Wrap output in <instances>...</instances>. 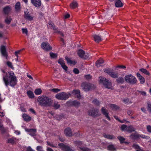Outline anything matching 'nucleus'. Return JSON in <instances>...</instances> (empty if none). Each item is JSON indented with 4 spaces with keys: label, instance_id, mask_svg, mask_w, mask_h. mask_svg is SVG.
<instances>
[{
    "label": "nucleus",
    "instance_id": "nucleus-1",
    "mask_svg": "<svg viewBox=\"0 0 151 151\" xmlns=\"http://www.w3.org/2000/svg\"><path fill=\"white\" fill-rule=\"evenodd\" d=\"M1 71L4 74L3 75V80L6 86L9 85L11 86H14L17 83V78L14 72L12 71H9L6 73L4 70L1 69Z\"/></svg>",
    "mask_w": 151,
    "mask_h": 151
},
{
    "label": "nucleus",
    "instance_id": "nucleus-2",
    "mask_svg": "<svg viewBox=\"0 0 151 151\" xmlns=\"http://www.w3.org/2000/svg\"><path fill=\"white\" fill-rule=\"evenodd\" d=\"M37 101L40 105L43 106H50L52 103V101L50 98L44 95L39 96Z\"/></svg>",
    "mask_w": 151,
    "mask_h": 151
},
{
    "label": "nucleus",
    "instance_id": "nucleus-3",
    "mask_svg": "<svg viewBox=\"0 0 151 151\" xmlns=\"http://www.w3.org/2000/svg\"><path fill=\"white\" fill-rule=\"evenodd\" d=\"M99 81L100 83H103L104 86L108 89L112 88V84L109 81L106 79L104 77H100L99 78Z\"/></svg>",
    "mask_w": 151,
    "mask_h": 151
},
{
    "label": "nucleus",
    "instance_id": "nucleus-4",
    "mask_svg": "<svg viewBox=\"0 0 151 151\" xmlns=\"http://www.w3.org/2000/svg\"><path fill=\"white\" fill-rule=\"evenodd\" d=\"M126 81L128 83L132 84H136L137 79L135 77L131 74L126 76L125 77Z\"/></svg>",
    "mask_w": 151,
    "mask_h": 151
},
{
    "label": "nucleus",
    "instance_id": "nucleus-5",
    "mask_svg": "<svg viewBox=\"0 0 151 151\" xmlns=\"http://www.w3.org/2000/svg\"><path fill=\"white\" fill-rule=\"evenodd\" d=\"M70 95V94H67L65 92H61L56 94L55 97L59 100H65L67 99Z\"/></svg>",
    "mask_w": 151,
    "mask_h": 151
},
{
    "label": "nucleus",
    "instance_id": "nucleus-6",
    "mask_svg": "<svg viewBox=\"0 0 151 151\" xmlns=\"http://www.w3.org/2000/svg\"><path fill=\"white\" fill-rule=\"evenodd\" d=\"M74 143L76 146H77L79 148H78V150H81L82 151H90L91 150L89 148L83 147L81 148V147L82 144V142L80 141H76L74 142Z\"/></svg>",
    "mask_w": 151,
    "mask_h": 151
},
{
    "label": "nucleus",
    "instance_id": "nucleus-7",
    "mask_svg": "<svg viewBox=\"0 0 151 151\" xmlns=\"http://www.w3.org/2000/svg\"><path fill=\"white\" fill-rule=\"evenodd\" d=\"M104 71L113 78H116L118 76V74L113 72L112 69H106L104 70Z\"/></svg>",
    "mask_w": 151,
    "mask_h": 151
},
{
    "label": "nucleus",
    "instance_id": "nucleus-8",
    "mask_svg": "<svg viewBox=\"0 0 151 151\" xmlns=\"http://www.w3.org/2000/svg\"><path fill=\"white\" fill-rule=\"evenodd\" d=\"M0 51L2 56L7 59L8 57V54L6 50V47L3 45H1L0 48Z\"/></svg>",
    "mask_w": 151,
    "mask_h": 151
},
{
    "label": "nucleus",
    "instance_id": "nucleus-9",
    "mask_svg": "<svg viewBox=\"0 0 151 151\" xmlns=\"http://www.w3.org/2000/svg\"><path fill=\"white\" fill-rule=\"evenodd\" d=\"M24 17L26 20L31 21L33 20L34 17L29 13L28 10L27 9L24 11Z\"/></svg>",
    "mask_w": 151,
    "mask_h": 151
},
{
    "label": "nucleus",
    "instance_id": "nucleus-10",
    "mask_svg": "<svg viewBox=\"0 0 151 151\" xmlns=\"http://www.w3.org/2000/svg\"><path fill=\"white\" fill-rule=\"evenodd\" d=\"M92 85L90 83L86 82H83L81 84V87L85 91H88L91 89Z\"/></svg>",
    "mask_w": 151,
    "mask_h": 151
},
{
    "label": "nucleus",
    "instance_id": "nucleus-11",
    "mask_svg": "<svg viewBox=\"0 0 151 151\" xmlns=\"http://www.w3.org/2000/svg\"><path fill=\"white\" fill-rule=\"evenodd\" d=\"M98 109H92V110L89 111L88 114L94 117H97L99 116L101 114L99 112Z\"/></svg>",
    "mask_w": 151,
    "mask_h": 151
},
{
    "label": "nucleus",
    "instance_id": "nucleus-12",
    "mask_svg": "<svg viewBox=\"0 0 151 151\" xmlns=\"http://www.w3.org/2000/svg\"><path fill=\"white\" fill-rule=\"evenodd\" d=\"M42 47L46 51L51 50L52 49V47L50 44L46 42H44L42 43L41 45Z\"/></svg>",
    "mask_w": 151,
    "mask_h": 151
},
{
    "label": "nucleus",
    "instance_id": "nucleus-13",
    "mask_svg": "<svg viewBox=\"0 0 151 151\" xmlns=\"http://www.w3.org/2000/svg\"><path fill=\"white\" fill-rule=\"evenodd\" d=\"M78 54L80 57L84 59H87L88 58V54L87 55L85 53L84 51L82 50H79L78 52Z\"/></svg>",
    "mask_w": 151,
    "mask_h": 151
},
{
    "label": "nucleus",
    "instance_id": "nucleus-14",
    "mask_svg": "<svg viewBox=\"0 0 151 151\" xmlns=\"http://www.w3.org/2000/svg\"><path fill=\"white\" fill-rule=\"evenodd\" d=\"M101 111L102 114L105 116L106 118L109 121L111 120V119L109 116V113L108 111L105 108L103 107L101 108Z\"/></svg>",
    "mask_w": 151,
    "mask_h": 151
},
{
    "label": "nucleus",
    "instance_id": "nucleus-15",
    "mask_svg": "<svg viewBox=\"0 0 151 151\" xmlns=\"http://www.w3.org/2000/svg\"><path fill=\"white\" fill-rule=\"evenodd\" d=\"M60 147L64 151H74L71 150L70 147L63 143H60L58 144Z\"/></svg>",
    "mask_w": 151,
    "mask_h": 151
},
{
    "label": "nucleus",
    "instance_id": "nucleus-16",
    "mask_svg": "<svg viewBox=\"0 0 151 151\" xmlns=\"http://www.w3.org/2000/svg\"><path fill=\"white\" fill-rule=\"evenodd\" d=\"M25 131L28 132L29 134L31 136H36V129H25Z\"/></svg>",
    "mask_w": 151,
    "mask_h": 151
},
{
    "label": "nucleus",
    "instance_id": "nucleus-17",
    "mask_svg": "<svg viewBox=\"0 0 151 151\" xmlns=\"http://www.w3.org/2000/svg\"><path fill=\"white\" fill-rule=\"evenodd\" d=\"M58 63L61 65L62 68L65 71H67L68 67L65 65L64 61L62 58H60L58 61Z\"/></svg>",
    "mask_w": 151,
    "mask_h": 151
},
{
    "label": "nucleus",
    "instance_id": "nucleus-18",
    "mask_svg": "<svg viewBox=\"0 0 151 151\" xmlns=\"http://www.w3.org/2000/svg\"><path fill=\"white\" fill-rule=\"evenodd\" d=\"M32 4L35 6L38 7L41 5V1L40 0H31Z\"/></svg>",
    "mask_w": 151,
    "mask_h": 151
},
{
    "label": "nucleus",
    "instance_id": "nucleus-19",
    "mask_svg": "<svg viewBox=\"0 0 151 151\" xmlns=\"http://www.w3.org/2000/svg\"><path fill=\"white\" fill-rule=\"evenodd\" d=\"M94 40L97 43H99L102 41V39L101 36L97 35H93Z\"/></svg>",
    "mask_w": 151,
    "mask_h": 151
},
{
    "label": "nucleus",
    "instance_id": "nucleus-20",
    "mask_svg": "<svg viewBox=\"0 0 151 151\" xmlns=\"http://www.w3.org/2000/svg\"><path fill=\"white\" fill-rule=\"evenodd\" d=\"M64 133L65 135L67 136H71L72 135V132L71 129L70 128H67L65 129Z\"/></svg>",
    "mask_w": 151,
    "mask_h": 151
},
{
    "label": "nucleus",
    "instance_id": "nucleus-21",
    "mask_svg": "<svg viewBox=\"0 0 151 151\" xmlns=\"http://www.w3.org/2000/svg\"><path fill=\"white\" fill-rule=\"evenodd\" d=\"M72 93L73 95H75L77 98H81L80 91L79 90H73L72 92Z\"/></svg>",
    "mask_w": 151,
    "mask_h": 151
},
{
    "label": "nucleus",
    "instance_id": "nucleus-22",
    "mask_svg": "<svg viewBox=\"0 0 151 151\" xmlns=\"http://www.w3.org/2000/svg\"><path fill=\"white\" fill-rule=\"evenodd\" d=\"M21 7L20 4L19 2H17L15 5V9L17 12H20L21 10Z\"/></svg>",
    "mask_w": 151,
    "mask_h": 151
},
{
    "label": "nucleus",
    "instance_id": "nucleus-23",
    "mask_svg": "<svg viewBox=\"0 0 151 151\" xmlns=\"http://www.w3.org/2000/svg\"><path fill=\"white\" fill-rule=\"evenodd\" d=\"M22 117L25 121L29 122L31 120V117L27 114H24Z\"/></svg>",
    "mask_w": 151,
    "mask_h": 151
},
{
    "label": "nucleus",
    "instance_id": "nucleus-24",
    "mask_svg": "<svg viewBox=\"0 0 151 151\" xmlns=\"http://www.w3.org/2000/svg\"><path fill=\"white\" fill-rule=\"evenodd\" d=\"M65 59L67 60L68 63L70 64V65H75L76 63V62L75 60H72L70 58H68L67 57H65Z\"/></svg>",
    "mask_w": 151,
    "mask_h": 151
},
{
    "label": "nucleus",
    "instance_id": "nucleus-25",
    "mask_svg": "<svg viewBox=\"0 0 151 151\" xmlns=\"http://www.w3.org/2000/svg\"><path fill=\"white\" fill-rule=\"evenodd\" d=\"M137 75L141 83L143 84L145 82L144 78L141 76L139 73H137Z\"/></svg>",
    "mask_w": 151,
    "mask_h": 151
},
{
    "label": "nucleus",
    "instance_id": "nucleus-26",
    "mask_svg": "<svg viewBox=\"0 0 151 151\" xmlns=\"http://www.w3.org/2000/svg\"><path fill=\"white\" fill-rule=\"evenodd\" d=\"M78 4L75 1H73L70 4V7L71 9H74L78 7Z\"/></svg>",
    "mask_w": 151,
    "mask_h": 151
},
{
    "label": "nucleus",
    "instance_id": "nucleus-27",
    "mask_svg": "<svg viewBox=\"0 0 151 151\" xmlns=\"http://www.w3.org/2000/svg\"><path fill=\"white\" fill-rule=\"evenodd\" d=\"M140 134L135 132L134 133L130 135L131 138L133 139H136L139 138Z\"/></svg>",
    "mask_w": 151,
    "mask_h": 151
},
{
    "label": "nucleus",
    "instance_id": "nucleus-28",
    "mask_svg": "<svg viewBox=\"0 0 151 151\" xmlns=\"http://www.w3.org/2000/svg\"><path fill=\"white\" fill-rule=\"evenodd\" d=\"M115 2V5L116 7H120L123 6V4L120 0H116Z\"/></svg>",
    "mask_w": 151,
    "mask_h": 151
},
{
    "label": "nucleus",
    "instance_id": "nucleus-29",
    "mask_svg": "<svg viewBox=\"0 0 151 151\" xmlns=\"http://www.w3.org/2000/svg\"><path fill=\"white\" fill-rule=\"evenodd\" d=\"M103 136L108 139H112L115 138V137L113 135L106 134H103Z\"/></svg>",
    "mask_w": 151,
    "mask_h": 151
},
{
    "label": "nucleus",
    "instance_id": "nucleus-30",
    "mask_svg": "<svg viewBox=\"0 0 151 151\" xmlns=\"http://www.w3.org/2000/svg\"><path fill=\"white\" fill-rule=\"evenodd\" d=\"M68 103H69L71 105L74 106H78L80 105V103L78 101H69Z\"/></svg>",
    "mask_w": 151,
    "mask_h": 151
},
{
    "label": "nucleus",
    "instance_id": "nucleus-31",
    "mask_svg": "<svg viewBox=\"0 0 151 151\" xmlns=\"http://www.w3.org/2000/svg\"><path fill=\"white\" fill-rule=\"evenodd\" d=\"M104 62L103 60L100 59L97 61L96 63V65L97 67H100L101 65V64L103 63Z\"/></svg>",
    "mask_w": 151,
    "mask_h": 151
},
{
    "label": "nucleus",
    "instance_id": "nucleus-32",
    "mask_svg": "<svg viewBox=\"0 0 151 151\" xmlns=\"http://www.w3.org/2000/svg\"><path fill=\"white\" fill-rule=\"evenodd\" d=\"M11 10V8L9 6H7L4 7L3 9L4 13L6 14H8Z\"/></svg>",
    "mask_w": 151,
    "mask_h": 151
},
{
    "label": "nucleus",
    "instance_id": "nucleus-33",
    "mask_svg": "<svg viewBox=\"0 0 151 151\" xmlns=\"http://www.w3.org/2000/svg\"><path fill=\"white\" fill-rule=\"evenodd\" d=\"M118 139L119 140L121 144H122L123 143H127V142H124V141L125 140V139L123 137L119 136L117 137Z\"/></svg>",
    "mask_w": 151,
    "mask_h": 151
},
{
    "label": "nucleus",
    "instance_id": "nucleus-34",
    "mask_svg": "<svg viewBox=\"0 0 151 151\" xmlns=\"http://www.w3.org/2000/svg\"><path fill=\"white\" fill-rule=\"evenodd\" d=\"M27 94L30 98H33L34 97L33 93L31 91H28L27 92Z\"/></svg>",
    "mask_w": 151,
    "mask_h": 151
},
{
    "label": "nucleus",
    "instance_id": "nucleus-35",
    "mask_svg": "<svg viewBox=\"0 0 151 151\" xmlns=\"http://www.w3.org/2000/svg\"><path fill=\"white\" fill-rule=\"evenodd\" d=\"M107 149L109 150L114 151L116 150V149L113 145H110L107 147Z\"/></svg>",
    "mask_w": 151,
    "mask_h": 151
},
{
    "label": "nucleus",
    "instance_id": "nucleus-36",
    "mask_svg": "<svg viewBox=\"0 0 151 151\" xmlns=\"http://www.w3.org/2000/svg\"><path fill=\"white\" fill-rule=\"evenodd\" d=\"M7 66L11 68L12 70L14 69V68L13 67L12 63L9 61H7L6 63Z\"/></svg>",
    "mask_w": 151,
    "mask_h": 151
},
{
    "label": "nucleus",
    "instance_id": "nucleus-37",
    "mask_svg": "<svg viewBox=\"0 0 151 151\" xmlns=\"http://www.w3.org/2000/svg\"><path fill=\"white\" fill-rule=\"evenodd\" d=\"M110 108L112 110H116L119 109V107L115 104H111L110 106Z\"/></svg>",
    "mask_w": 151,
    "mask_h": 151
},
{
    "label": "nucleus",
    "instance_id": "nucleus-38",
    "mask_svg": "<svg viewBox=\"0 0 151 151\" xmlns=\"http://www.w3.org/2000/svg\"><path fill=\"white\" fill-rule=\"evenodd\" d=\"M50 55L51 58H56L57 57L58 55L57 54L51 52H50Z\"/></svg>",
    "mask_w": 151,
    "mask_h": 151
},
{
    "label": "nucleus",
    "instance_id": "nucleus-39",
    "mask_svg": "<svg viewBox=\"0 0 151 151\" xmlns=\"http://www.w3.org/2000/svg\"><path fill=\"white\" fill-rule=\"evenodd\" d=\"M134 131V129L132 126H130L127 127V131L131 132Z\"/></svg>",
    "mask_w": 151,
    "mask_h": 151
},
{
    "label": "nucleus",
    "instance_id": "nucleus-40",
    "mask_svg": "<svg viewBox=\"0 0 151 151\" xmlns=\"http://www.w3.org/2000/svg\"><path fill=\"white\" fill-rule=\"evenodd\" d=\"M35 93L36 95H39L41 94L42 91L40 88H37L35 89Z\"/></svg>",
    "mask_w": 151,
    "mask_h": 151
},
{
    "label": "nucleus",
    "instance_id": "nucleus-41",
    "mask_svg": "<svg viewBox=\"0 0 151 151\" xmlns=\"http://www.w3.org/2000/svg\"><path fill=\"white\" fill-rule=\"evenodd\" d=\"M140 70L144 73L145 74L147 75L148 76L150 75V73L146 69L144 68H141L140 69Z\"/></svg>",
    "mask_w": 151,
    "mask_h": 151
},
{
    "label": "nucleus",
    "instance_id": "nucleus-42",
    "mask_svg": "<svg viewBox=\"0 0 151 151\" xmlns=\"http://www.w3.org/2000/svg\"><path fill=\"white\" fill-rule=\"evenodd\" d=\"M116 81L118 83H122L124 81V78L122 77H119L116 79Z\"/></svg>",
    "mask_w": 151,
    "mask_h": 151
},
{
    "label": "nucleus",
    "instance_id": "nucleus-43",
    "mask_svg": "<svg viewBox=\"0 0 151 151\" xmlns=\"http://www.w3.org/2000/svg\"><path fill=\"white\" fill-rule=\"evenodd\" d=\"M122 101L125 104H130L132 103V102L129 101V99L127 98L123 99Z\"/></svg>",
    "mask_w": 151,
    "mask_h": 151
},
{
    "label": "nucleus",
    "instance_id": "nucleus-44",
    "mask_svg": "<svg viewBox=\"0 0 151 151\" xmlns=\"http://www.w3.org/2000/svg\"><path fill=\"white\" fill-rule=\"evenodd\" d=\"M53 107L56 109H57L60 107V105L58 102H55L54 103Z\"/></svg>",
    "mask_w": 151,
    "mask_h": 151
},
{
    "label": "nucleus",
    "instance_id": "nucleus-45",
    "mask_svg": "<svg viewBox=\"0 0 151 151\" xmlns=\"http://www.w3.org/2000/svg\"><path fill=\"white\" fill-rule=\"evenodd\" d=\"M12 19L10 17H7L5 19V22L7 24H9L11 21Z\"/></svg>",
    "mask_w": 151,
    "mask_h": 151
},
{
    "label": "nucleus",
    "instance_id": "nucleus-46",
    "mask_svg": "<svg viewBox=\"0 0 151 151\" xmlns=\"http://www.w3.org/2000/svg\"><path fill=\"white\" fill-rule=\"evenodd\" d=\"M92 102L96 106H98L100 104L99 102L96 99L93 100Z\"/></svg>",
    "mask_w": 151,
    "mask_h": 151
},
{
    "label": "nucleus",
    "instance_id": "nucleus-47",
    "mask_svg": "<svg viewBox=\"0 0 151 151\" xmlns=\"http://www.w3.org/2000/svg\"><path fill=\"white\" fill-rule=\"evenodd\" d=\"M49 24L50 25L51 28L52 29L54 30L57 29V28L55 26L54 24L51 23H50Z\"/></svg>",
    "mask_w": 151,
    "mask_h": 151
},
{
    "label": "nucleus",
    "instance_id": "nucleus-48",
    "mask_svg": "<svg viewBox=\"0 0 151 151\" xmlns=\"http://www.w3.org/2000/svg\"><path fill=\"white\" fill-rule=\"evenodd\" d=\"M127 126L126 125L123 124L122 125L121 127V129L123 131H127Z\"/></svg>",
    "mask_w": 151,
    "mask_h": 151
},
{
    "label": "nucleus",
    "instance_id": "nucleus-49",
    "mask_svg": "<svg viewBox=\"0 0 151 151\" xmlns=\"http://www.w3.org/2000/svg\"><path fill=\"white\" fill-rule=\"evenodd\" d=\"M63 115H58L56 117V119L58 120H60L63 118Z\"/></svg>",
    "mask_w": 151,
    "mask_h": 151
},
{
    "label": "nucleus",
    "instance_id": "nucleus-50",
    "mask_svg": "<svg viewBox=\"0 0 151 151\" xmlns=\"http://www.w3.org/2000/svg\"><path fill=\"white\" fill-rule=\"evenodd\" d=\"M36 149L38 151H44L42 150V147L40 146H37Z\"/></svg>",
    "mask_w": 151,
    "mask_h": 151
},
{
    "label": "nucleus",
    "instance_id": "nucleus-51",
    "mask_svg": "<svg viewBox=\"0 0 151 151\" xmlns=\"http://www.w3.org/2000/svg\"><path fill=\"white\" fill-rule=\"evenodd\" d=\"M140 136H139V138L141 137L143 138L146 139H149V137L148 136H145V135L140 134Z\"/></svg>",
    "mask_w": 151,
    "mask_h": 151
},
{
    "label": "nucleus",
    "instance_id": "nucleus-52",
    "mask_svg": "<svg viewBox=\"0 0 151 151\" xmlns=\"http://www.w3.org/2000/svg\"><path fill=\"white\" fill-rule=\"evenodd\" d=\"M22 30L23 33L25 34L26 35H27L28 31L27 29L22 28Z\"/></svg>",
    "mask_w": 151,
    "mask_h": 151
},
{
    "label": "nucleus",
    "instance_id": "nucleus-53",
    "mask_svg": "<svg viewBox=\"0 0 151 151\" xmlns=\"http://www.w3.org/2000/svg\"><path fill=\"white\" fill-rule=\"evenodd\" d=\"M14 140L13 138L9 139L8 141V142L9 143H10L12 144L14 143Z\"/></svg>",
    "mask_w": 151,
    "mask_h": 151
},
{
    "label": "nucleus",
    "instance_id": "nucleus-54",
    "mask_svg": "<svg viewBox=\"0 0 151 151\" xmlns=\"http://www.w3.org/2000/svg\"><path fill=\"white\" fill-rule=\"evenodd\" d=\"M132 147L136 149H138L140 150V147H139V145L136 144H134L132 145Z\"/></svg>",
    "mask_w": 151,
    "mask_h": 151
},
{
    "label": "nucleus",
    "instance_id": "nucleus-55",
    "mask_svg": "<svg viewBox=\"0 0 151 151\" xmlns=\"http://www.w3.org/2000/svg\"><path fill=\"white\" fill-rule=\"evenodd\" d=\"M51 91L57 93L60 91V90L58 88H53L52 89Z\"/></svg>",
    "mask_w": 151,
    "mask_h": 151
},
{
    "label": "nucleus",
    "instance_id": "nucleus-56",
    "mask_svg": "<svg viewBox=\"0 0 151 151\" xmlns=\"http://www.w3.org/2000/svg\"><path fill=\"white\" fill-rule=\"evenodd\" d=\"M73 72L76 74H78L79 73V70L77 68H75L73 70Z\"/></svg>",
    "mask_w": 151,
    "mask_h": 151
},
{
    "label": "nucleus",
    "instance_id": "nucleus-57",
    "mask_svg": "<svg viewBox=\"0 0 151 151\" xmlns=\"http://www.w3.org/2000/svg\"><path fill=\"white\" fill-rule=\"evenodd\" d=\"M147 128L148 132L151 133V126L150 125H148L147 127Z\"/></svg>",
    "mask_w": 151,
    "mask_h": 151
},
{
    "label": "nucleus",
    "instance_id": "nucleus-58",
    "mask_svg": "<svg viewBox=\"0 0 151 151\" xmlns=\"http://www.w3.org/2000/svg\"><path fill=\"white\" fill-rule=\"evenodd\" d=\"M148 109L151 112V104L150 103H148Z\"/></svg>",
    "mask_w": 151,
    "mask_h": 151
},
{
    "label": "nucleus",
    "instance_id": "nucleus-59",
    "mask_svg": "<svg viewBox=\"0 0 151 151\" xmlns=\"http://www.w3.org/2000/svg\"><path fill=\"white\" fill-rule=\"evenodd\" d=\"M127 114L129 115H131L133 114V111L131 110H128L127 111Z\"/></svg>",
    "mask_w": 151,
    "mask_h": 151
},
{
    "label": "nucleus",
    "instance_id": "nucleus-60",
    "mask_svg": "<svg viewBox=\"0 0 151 151\" xmlns=\"http://www.w3.org/2000/svg\"><path fill=\"white\" fill-rule=\"evenodd\" d=\"M85 77L86 79L88 80L91 78V76L90 75H85Z\"/></svg>",
    "mask_w": 151,
    "mask_h": 151
},
{
    "label": "nucleus",
    "instance_id": "nucleus-61",
    "mask_svg": "<svg viewBox=\"0 0 151 151\" xmlns=\"http://www.w3.org/2000/svg\"><path fill=\"white\" fill-rule=\"evenodd\" d=\"M114 118L116 120L119 121V122H120L121 123H123L124 122L122 121H120L118 118V116H114Z\"/></svg>",
    "mask_w": 151,
    "mask_h": 151
},
{
    "label": "nucleus",
    "instance_id": "nucleus-62",
    "mask_svg": "<svg viewBox=\"0 0 151 151\" xmlns=\"http://www.w3.org/2000/svg\"><path fill=\"white\" fill-rule=\"evenodd\" d=\"M47 144L48 145L51 147H54V146L53 145V144H52V143H50V142H47Z\"/></svg>",
    "mask_w": 151,
    "mask_h": 151
},
{
    "label": "nucleus",
    "instance_id": "nucleus-63",
    "mask_svg": "<svg viewBox=\"0 0 151 151\" xmlns=\"http://www.w3.org/2000/svg\"><path fill=\"white\" fill-rule=\"evenodd\" d=\"M29 111L35 114H36L35 111L33 109H29Z\"/></svg>",
    "mask_w": 151,
    "mask_h": 151
},
{
    "label": "nucleus",
    "instance_id": "nucleus-64",
    "mask_svg": "<svg viewBox=\"0 0 151 151\" xmlns=\"http://www.w3.org/2000/svg\"><path fill=\"white\" fill-rule=\"evenodd\" d=\"M27 151H35L33 150L30 147H29L27 149Z\"/></svg>",
    "mask_w": 151,
    "mask_h": 151
}]
</instances>
